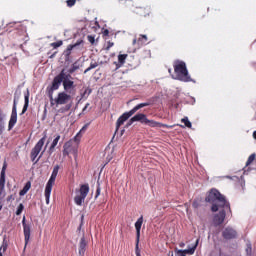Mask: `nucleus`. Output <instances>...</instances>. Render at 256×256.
Returning <instances> with one entry per match:
<instances>
[{
	"label": "nucleus",
	"mask_w": 256,
	"mask_h": 256,
	"mask_svg": "<svg viewBox=\"0 0 256 256\" xmlns=\"http://www.w3.org/2000/svg\"><path fill=\"white\" fill-rule=\"evenodd\" d=\"M205 201L206 203H211V211L213 213H217L219 209H228L229 213H231V204H229L227 199H225V196H223L217 189H212Z\"/></svg>",
	"instance_id": "f257e3e1"
},
{
	"label": "nucleus",
	"mask_w": 256,
	"mask_h": 256,
	"mask_svg": "<svg viewBox=\"0 0 256 256\" xmlns=\"http://www.w3.org/2000/svg\"><path fill=\"white\" fill-rule=\"evenodd\" d=\"M49 97L51 105H65L59 109V113H67V111H71L73 104L69 103V101L73 98L71 97V94H68V92H59L55 99H53V94H50Z\"/></svg>",
	"instance_id": "f03ea898"
},
{
	"label": "nucleus",
	"mask_w": 256,
	"mask_h": 256,
	"mask_svg": "<svg viewBox=\"0 0 256 256\" xmlns=\"http://www.w3.org/2000/svg\"><path fill=\"white\" fill-rule=\"evenodd\" d=\"M175 77L177 81H182L183 83H191L193 79L189 75V70H187V64L184 61L176 60L173 64Z\"/></svg>",
	"instance_id": "7ed1b4c3"
},
{
	"label": "nucleus",
	"mask_w": 256,
	"mask_h": 256,
	"mask_svg": "<svg viewBox=\"0 0 256 256\" xmlns=\"http://www.w3.org/2000/svg\"><path fill=\"white\" fill-rule=\"evenodd\" d=\"M139 122L142 125H148V127H152V128H161L164 127L166 129H171L173 126H169L167 124H163L161 122H157L155 120H150L147 118V115H145L144 113H138L136 115H134L128 122V125H133V123L135 122Z\"/></svg>",
	"instance_id": "20e7f679"
},
{
	"label": "nucleus",
	"mask_w": 256,
	"mask_h": 256,
	"mask_svg": "<svg viewBox=\"0 0 256 256\" xmlns=\"http://www.w3.org/2000/svg\"><path fill=\"white\" fill-rule=\"evenodd\" d=\"M149 105H151V103L149 102L140 103L129 112L123 113L116 122V132L119 131V127H121V125H123V123H125V121L129 119V117H133V115H135L139 111V109H143V107H149Z\"/></svg>",
	"instance_id": "39448f33"
},
{
	"label": "nucleus",
	"mask_w": 256,
	"mask_h": 256,
	"mask_svg": "<svg viewBox=\"0 0 256 256\" xmlns=\"http://www.w3.org/2000/svg\"><path fill=\"white\" fill-rule=\"evenodd\" d=\"M45 139H47V135H44L37 143L36 145L32 148L30 152V159L34 165H37L39 163V160L41 157H43V153L45 151L41 152L43 149V145H45ZM41 153V154H40ZM40 154V155H39Z\"/></svg>",
	"instance_id": "423d86ee"
},
{
	"label": "nucleus",
	"mask_w": 256,
	"mask_h": 256,
	"mask_svg": "<svg viewBox=\"0 0 256 256\" xmlns=\"http://www.w3.org/2000/svg\"><path fill=\"white\" fill-rule=\"evenodd\" d=\"M76 193L78 194L74 197V203H76L78 207H81L85 202L87 195H89V184L80 185V189L76 190Z\"/></svg>",
	"instance_id": "0eeeda50"
},
{
	"label": "nucleus",
	"mask_w": 256,
	"mask_h": 256,
	"mask_svg": "<svg viewBox=\"0 0 256 256\" xmlns=\"http://www.w3.org/2000/svg\"><path fill=\"white\" fill-rule=\"evenodd\" d=\"M62 153L63 157H69L70 155L77 157L78 148L75 142L73 140L65 142Z\"/></svg>",
	"instance_id": "6e6552de"
},
{
	"label": "nucleus",
	"mask_w": 256,
	"mask_h": 256,
	"mask_svg": "<svg viewBox=\"0 0 256 256\" xmlns=\"http://www.w3.org/2000/svg\"><path fill=\"white\" fill-rule=\"evenodd\" d=\"M143 226V215L140 216L135 222L136 229V245H135V253L136 256H141V249H139V241L141 239V227Z\"/></svg>",
	"instance_id": "1a4fd4ad"
},
{
	"label": "nucleus",
	"mask_w": 256,
	"mask_h": 256,
	"mask_svg": "<svg viewBox=\"0 0 256 256\" xmlns=\"http://www.w3.org/2000/svg\"><path fill=\"white\" fill-rule=\"evenodd\" d=\"M15 125H17V96H14L12 112H11L10 120L8 122V131H11V129H13Z\"/></svg>",
	"instance_id": "9d476101"
},
{
	"label": "nucleus",
	"mask_w": 256,
	"mask_h": 256,
	"mask_svg": "<svg viewBox=\"0 0 256 256\" xmlns=\"http://www.w3.org/2000/svg\"><path fill=\"white\" fill-rule=\"evenodd\" d=\"M22 226H23V233H24V241H25L24 250H25L27 249V245H29V240L31 239V225L25 222V216L22 219Z\"/></svg>",
	"instance_id": "9b49d317"
},
{
	"label": "nucleus",
	"mask_w": 256,
	"mask_h": 256,
	"mask_svg": "<svg viewBox=\"0 0 256 256\" xmlns=\"http://www.w3.org/2000/svg\"><path fill=\"white\" fill-rule=\"evenodd\" d=\"M61 83H63V74H58L52 81V85L49 91V96L53 95V91H57V89L61 87Z\"/></svg>",
	"instance_id": "f8f14e48"
},
{
	"label": "nucleus",
	"mask_w": 256,
	"mask_h": 256,
	"mask_svg": "<svg viewBox=\"0 0 256 256\" xmlns=\"http://www.w3.org/2000/svg\"><path fill=\"white\" fill-rule=\"evenodd\" d=\"M222 237L223 239H226L227 241L231 239H236L237 238V231L233 229L232 227H226L222 231Z\"/></svg>",
	"instance_id": "ddd939ff"
},
{
	"label": "nucleus",
	"mask_w": 256,
	"mask_h": 256,
	"mask_svg": "<svg viewBox=\"0 0 256 256\" xmlns=\"http://www.w3.org/2000/svg\"><path fill=\"white\" fill-rule=\"evenodd\" d=\"M64 92L69 93L71 95H75V82L73 80H64L62 81Z\"/></svg>",
	"instance_id": "4468645a"
},
{
	"label": "nucleus",
	"mask_w": 256,
	"mask_h": 256,
	"mask_svg": "<svg viewBox=\"0 0 256 256\" xmlns=\"http://www.w3.org/2000/svg\"><path fill=\"white\" fill-rule=\"evenodd\" d=\"M147 41H149L147 35L140 34L138 38L133 39L132 44L137 47V49H140V47L147 44Z\"/></svg>",
	"instance_id": "2eb2a0df"
},
{
	"label": "nucleus",
	"mask_w": 256,
	"mask_h": 256,
	"mask_svg": "<svg viewBox=\"0 0 256 256\" xmlns=\"http://www.w3.org/2000/svg\"><path fill=\"white\" fill-rule=\"evenodd\" d=\"M53 185H55V182L48 180L46 187H45V199H46V205H49V199L51 197V192L53 191Z\"/></svg>",
	"instance_id": "dca6fc26"
},
{
	"label": "nucleus",
	"mask_w": 256,
	"mask_h": 256,
	"mask_svg": "<svg viewBox=\"0 0 256 256\" xmlns=\"http://www.w3.org/2000/svg\"><path fill=\"white\" fill-rule=\"evenodd\" d=\"M225 217H227V212H225V210H221L218 214L214 216V223L216 225H223Z\"/></svg>",
	"instance_id": "f3484780"
},
{
	"label": "nucleus",
	"mask_w": 256,
	"mask_h": 256,
	"mask_svg": "<svg viewBox=\"0 0 256 256\" xmlns=\"http://www.w3.org/2000/svg\"><path fill=\"white\" fill-rule=\"evenodd\" d=\"M83 43V40H78L75 44H70L67 46L66 50L64 51V57L69 59L71 57V51L75 49V47H79Z\"/></svg>",
	"instance_id": "a211bd4d"
},
{
	"label": "nucleus",
	"mask_w": 256,
	"mask_h": 256,
	"mask_svg": "<svg viewBox=\"0 0 256 256\" xmlns=\"http://www.w3.org/2000/svg\"><path fill=\"white\" fill-rule=\"evenodd\" d=\"M135 13L140 17H147L151 14V7H136Z\"/></svg>",
	"instance_id": "6ab92c4d"
},
{
	"label": "nucleus",
	"mask_w": 256,
	"mask_h": 256,
	"mask_svg": "<svg viewBox=\"0 0 256 256\" xmlns=\"http://www.w3.org/2000/svg\"><path fill=\"white\" fill-rule=\"evenodd\" d=\"M86 249H87V241H85V236H83L80 239V243H79V250H78L79 255L84 256Z\"/></svg>",
	"instance_id": "aec40b11"
},
{
	"label": "nucleus",
	"mask_w": 256,
	"mask_h": 256,
	"mask_svg": "<svg viewBox=\"0 0 256 256\" xmlns=\"http://www.w3.org/2000/svg\"><path fill=\"white\" fill-rule=\"evenodd\" d=\"M27 109H29V90L24 94V106L21 115H25V113H27Z\"/></svg>",
	"instance_id": "412c9836"
},
{
	"label": "nucleus",
	"mask_w": 256,
	"mask_h": 256,
	"mask_svg": "<svg viewBox=\"0 0 256 256\" xmlns=\"http://www.w3.org/2000/svg\"><path fill=\"white\" fill-rule=\"evenodd\" d=\"M61 140V135H56V137L54 138V140L52 141L50 147H49V151L50 153H53L55 151V148L57 147V144L59 143V141Z\"/></svg>",
	"instance_id": "4be33fe9"
},
{
	"label": "nucleus",
	"mask_w": 256,
	"mask_h": 256,
	"mask_svg": "<svg viewBox=\"0 0 256 256\" xmlns=\"http://www.w3.org/2000/svg\"><path fill=\"white\" fill-rule=\"evenodd\" d=\"M5 113H3V110H0V136L3 135V131L5 130Z\"/></svg>",
	"instance_id": "5701e85b"
},
{
	"label": "nucleus",
	"mask_w": 256,
	"mask_h": 256,
	"mask_svg": "<svg viewBox=\"0 0 256 256\" xmlns=\"http://www.w3.org/2000/svg\"><path fill=\"white\" fill-rule=\"evenodd\" d=\"M198 245H199V238L196 240V242L192 248L185 249L182 251H184L185 255H193L195 253V250L197 249Z\"/></svg>",
	"instance_id": "b1692460"
},
{
	"label": "nucleus",
	"mask_w": 256,
	"mask_h": 256,
	"mask_svg": "<svg viewBox=\"0 0 256 256\" xmlns=\"http://www.w3.org/2000/svg\"><path fill=\"white\" fill-rule=\"evenodd\" d=\"M59 165L54 166L52 174L49 178V181H53L55 183V180L57 179V175H59Z\"/></svg>",
	"instance_id": "393cba45"
},
{
	"label": "nucleus",
	"mask_w": 256,
	"mask_h": 256,
	"mask_svg": "<svg viewBox=\"0 0 256 256\" xmlns=\"http://www.w3.org/2000/svg\"><path fill=\"white\" fill-rule=\"evenodd\" d=\"M80 68H81V65H79V61H75L71 65L70 69L68 70V73L73 74V73H75V71H78V69H80Z\"/></svg>",
	"instance_id": "a878e982"
},
{
	"label": "nucleus",
	"mask_w": 256,
	"mask_h": 256,
	"mask_svg": "<svg viewBox=\"0 0 256 256\" xmlns=\"http://www.w3.org/2000/svg\"><path fill=\"white\" fill-rule=\"evenodd\" d=\"M31 189V182H27L23 189L19 192L20 197H23L24 195H27V192Z\"/></svg>",
	"instance_id": "bb28decb"
},
{
	"label": "nucleus",
	"mask_w": 256,
	"mask_h": 256,
	"mask_svg": "<svg viewBox=\"0 0 256 256\" xmlns=\"http://www.w3.org/2000/svg\"><path fill=\"white\" fill-rule=\"evenodd\" d=\"M5 198V180H0V199Z\"/></svg>",
	"instance_id": "cd10ccee"
},
{
	"label": "nucleus",
	"mask_w": 256,
	"mask_h": 256,
	"mask_svg": "<svg viewBox=\"0 0 256 256\" xmlns=\"http://www.w3.org/2000/svg\"><path fill=\"white\" fill-rule=\"evenodd\" d=\"M59 75H62V77H63V80H62V81H71V79H73V77L71 76V73H68V74L65 73V69H63V70L59 73Z\"/></svg>",
	"instance_id": "c85d7f7f"
},
{
	"label": "nucleus",
	"mask_w": 256,
	"mask_h": 256,
	"mask_svg": "<svg viewBox=\"0 0 256 256\" xmlns=\"http://www.w3.org/2000/svg\"><path fill=\"white\" fill-rule=\"evenodd\" d=\"M127 57H129L127 54H119L118 55V63L120 65H125V61L127 60Z\"/></svg>",
	"instance_id": "c756f323"
},
{
	"label": "nucleus",
	"mask_w": 256,
	"mask_h": 256,
	"mask_svg": "<svg viewBox=\"0 0 256 256\" xmlns=\"http://www.w3.org/2000/svg\"><path fill=\"white\" fill-rule=\"evenodd\" d=\"M97 67H99V63L91 62L90 66L84 71V73H89V71H91V69H97Z\"/></svg>",
	"instance_id": "7c9ffc66"
},
{
	"label": "nucleus",
	"mask_w": 256,
	"mask_h": 256,
	"mask_svg": "<svg viewBox=\"0 0 256 256\" xmlns=\"http://www.w3.org/2000/svg\"><path fill=\"white\" fill-rule=\"evenodd\" d=\"M181 122L184 123L185 127H188V129H191V127H193V125L191 124V121H189L188 117L182 118Z\"/></svg>",
	"instance_id": "2f4dec72"
},
{
	"label": "nucleus",
	"mask_w": 256,
	"mask_h": 256,
	"mask_svg": "<svg viewBox=\"0 0 256 256\" xmlns=\"http://www.w3.org/2000/svg\"><path fill=\"white\" fill-rule=\"evenodd\" d=\"M170 253H171V256H174L173 252H170ZM174 253H175V256H187V254H185L183 250H179L178 248L174 249Z\"/></svg>",
	"instance_id": "473e14b6"
},
{
	"label": "nucleus",
	"mask_w": 256,
	"mask_h": 256,
	"mask_svg": "<svg viewBox=\"0 0 256 256\" xmlns=\"http://www.w3.org/2000/svg\"><path fill=\"white\" fill-rule=\"evenodd\" d=\"M7 169V164L4 163L2 170H1V174H0V181H5V171Z\"/></svg>",
	"instance_id": "72a5a7b5"
},
{
	"label": "nucleus",
	"mask_w": 256,
	"mask_h": 256,
	"mask_svg": "<svg viewBox=\"0 0 256 256\" xmlns=\"http://www.w3.org/2000/svg\"><path fill=\"white\" fill-rule=\"evenodd\" d=\"M63 45V40H59L57 42H53L50 44L53 49H58V47H61Z\"/></svg>",
	"instance_id": "f704fd0d"
},
{
	"label": "nucleus",
	"mask_w": 256,
	"mask_h": 256,
	"mask_svg": "<svg viewBox=\"0 0 256 256\" xmlns=\"http://www.w3.org/2000/svg\"><path fill=\"white\" fill-rule=\"evenodd\" d=\"M93 90H91L90 88H86L85 91L83 92V94L81 95L82 99H87L90 95V93H92Z\"/></svg>",
	"instance_id": "c9c22d12"
},
{
	"label": "nucleus",
	"mask_w": 256,
	"mask_h": 256,
	"mask_svg": "<svg viewBox=\"0 0 256 256\" xmlns=\"http://www.w3.org/2000/svg\"><path fill=\"white\" fill-rule=\"evenodd\" d=\"M255 154H251L249 157H248V159H247V161H246V167H249V165H251V163H253V161H255Z\"/></svg>",
	"instance_id": "e433bc0d"
},
{
	"label": "nucleus",
	"mask_w": 256,
	"mask_h": 256,
	"mask_svg": "<svg viewBox=\"0 0 256 256\" xmlns=\"http://www.w3.org/2000/svg\"><path fill=\"white\" fill-rule=\"evenodd\" d=\"M25 209V206L23 204H19L16 210V215H21Z\"/></svg>",
	"instance_id": "4c0bfd02"
},
{
	"label": "nucleus",
	"mask_w": 256,
	"mask_h": 256,
	"mask_svg": "<svg viewBox=\"0 0 256 256\" xmlns=\"http://www.w3.org/2000/svg\"><path fill=\"white\" fill-rule=\"evenodd\" d=\"M7 251V244H2L0 247V256H3V254Z\"/></svg>",
	"instance_id": "58836bf2"
},
{
	"label": "nucleus",
	"mask_w": 256,
	"mask_h": 256,
	"mask_svg": "<svg viewBox=\"0 0 256 256\" xmlns=\"http://www.w3.org/2000/svg\"><path fill=\"white\" fill-rule=\"evenodd\" d=\"M75 3H77V0H67L66 1L67 7H74Z\"/></svg>",
	"instance_id": "ea45409f"
},
{
	"label": "nucleus",
	"mask_w": 256,
	"mask_h": 256,
	"mask_svg": "<svg viewBox=\"0 0 256 256\" xmlns=\"http://www.w3.org/2000/svg\"><path fill=\"white\" fill-rule=\"evenodd\" d=\"M87 40L89 41V43L93 45L95 43V36L88 35Z\"/></svg>",
	"instance_id": "a19ab883"
},
{
	"label": "nucleus",
	"mask_w": 256,
	"mask_h": 256,
	"mask_svg": "<svg viewBox=\"0 0 256 256\" xmlns=\"http://www.w3.org/2000/svg\"><path fill=\"white\" fill-rule=\"evenodd\" d=\"M99 195H101V186L98 184L97 189H96L95 199H97L99 197Z\"/></svg>",
	"instance_id": "79ce46f5"
},
{
	"label": "nucleus",
	"mask_w": 256,
	"mask_h": 256,
	"mask_svg": "<svg viewBox=\"0 0 256 256\" xmlns=\"http://www.w3.org/2000/svg\"><path fill=\"white\" fill-rule=\"evenodd\" d=\"M113 45H115V43L111 42V41H108L107 42V46H106V51H109L111 49V47H113Z\"/></svg>",
	"instance_id": "37998d69"
},
{
	"label": "nucleus",
	"mask_w": 256,
	"mask_h": 256,
	"mask_svg": "<svg viewBox=\"0 0 256 256\" xmlns=\"http://www.w3.org/2000/svg\"><path fill=\"white\" fill-rule=\"evenodd\" d=\"M192 207L194 209H198L199 208V202H197V200H194L193 203H192Z\"/></svg>",
	"instance_id": "c03bdc74"
},
{
	"label": "nucleus",
	"mask_w": 256,
	"mask_h": 256,
	"mask_svg": "<svg viewBox=\"0 0 256 256\" xmlns=\"http://www.w3.org/2000/svg\"><path fill=\"white\" fill-rule=\"evenodd\" d=\"M252 247L251 244H247L246 252L248 255H251Z\"/></svg>",
	"instance_id": "a18cd8bd"
},
{
	"label": "nucleus",
	"mask_w": 256,
	"mask_h": 256,
	"mask_svg": "<svg viewBox=\"0 0 256 256\" xmlns=\"http://www.w3.org/2000/svg\"><path fill=\"white\" fill-rule=\"evenodd\" d=\"M102 34L104 37H109V30L105 29Z\"/></svg>",
	"instance_id": "49530a36"
},
{
	"label": "nucleus",
	"mask_w": 256,
	"mask_h": 256,
	"mask_svg": "<svg viewBox=\"0 0 256 256\" xmlns=\"http://www.w3.org/2000/svg\"><path fill=\"white\" fill-rule=\"evenodd\" d=\"M74 143H79V134H77L75 137H74V140H72Z\"/></svg>",
	"instance_id": "de8ad7c7"
},
{
	"label": "nucleus",
	"mask_w": 256,
	"mask_h": 256,
	"mask_svg": "<svg viewBox=\"0 0 256 256\" xmlns=\"http://www.w3.org/2000/svg\"><path fill=\"white\" fill-rule=\"evenodd\" d=\"M88 107H89V103H87V104L85 105V107H84L83 110H82V113H85V110H86Z\"/></svg>",
	"instance_id": "09e8293b"
},
{
	"label": "nucleus",
	"mask_w": 256,
	"mask_h": 256,
	"mask_svg": "<svg viewBox=\"0 0 256 256\" xmlns=\"http://www.w3.org/2000/svg\"><path fill=\"white\" fill-rule=\"evenodd\" d=\"M11 199H13V195L7 197V201H11Z\"/></svg>",
	"instance_id": "8fccbe9b"
},
{
	"label": "nucleus",
	"mask_w": 256,
	"mask_h": 256,
	"mask_svg": "<svg viewBox=\"0 0 256 256\" xmlns=\"http://www.w3.org/2000/svg\"><path fill=\"white\" fill-rule=\"evenodd\" d=\"M253 138L256 139V130L253 132Z\"/></svg>",
	"instance_id": "3c124183"
},
{
	"label": "nucleus",
	"mask_w": 256,
	"mask_h": 256,
	"mask_svg": "<svg viewBox=\"0 0 256 256\" xmlns=\"http://www.w3.org/2000/svg\"><path fill=\"white\" fill-rule=\"evenodd\" d=\"M180 247H185V243H180Z\"/></svg>",
	"instance_id": "603ef678"
},
{
	"label": "nucleus",
	"mask_w": 256,
	"mask_h": 256,
	"mask_svg": "<svg viewBox=\"0 0 256 256\" xmlns=\"http://www.w3.org/2000/svg\"><path fill=\"white\" fill-rule=\"evenodd\" d=\"M83 223L80 224L79 228H78V231H81V227H82Z\"/></svg>",
	"instance_id": "864d4df0"
},
{
	"label": "nucleus",
	"mask_w": 256,
	"mask_h": 256,
	"mask_svg": "<svg viewBox=\"0 0 256 256\" xmlns=\"http://www.w3.org/2000/svg\"><path fill=\"white\" fill-rule=\"evenodd\" d=\"M83 219H85V216H84V215L81 216V221H83Z\"/></svg>",
	"instance_id": "5fc2aeb1"
},
{
	"label": "nucleus",
	"mask_w": 256,
	"mask_h": 256,
	"mask_svg": "<svg viewBox=\"0 0 256 256\" xmlns=\"http://www.w3.org/2000/svg\"><path fill=\"white\" fill-rule=\"evenodd\" d=\"M168 73H172V70H171V69H168Z\"/></svg>",
	"instance_id": "6e6d98bb"
},
{
	"label": "nucleus",
	"mask_w": 256,
	"mask_h": 256,
	"mask_svg": "<svg viewBox=\"0 0 256 256\" xmlns=\"http://www.w3.org/2000/svg\"><path fill=\"white\" fill-rule=\"evenodd\" d=\"M1 209H3V205H0V211H1Z\"/></svg>",
	"instance_id": "4d7b16f0"
},
{
	"label": "nucleus",
	"mask_w": 256,
	"mask_h": 256,
	"mask_svg": "<svg viewBox=\"0 0 256 256\" xmlns=\"http://www.w3.org/2000/svg\"><path fill=\"white\" fill-rule=\"evenodd\" d=\"M49 145V142H46V147Z\"/></svg>",
	"instance_id": "13d9d810"
},
{
	"label": "nucleus",
	"mask_w": 256,
	"mask_h": 256,
	"mask_svg": "<svg viewBox=\"0 0 256 256\" xmlns=\"http://www.w3.org/2000/svg\"><path fill=\"white\" fill-rule=\"evenodd\" d=\"M55 56V54L54 55H52V56H50V58H53Z\"/></svg>",
	"instance_id": "bf43d9fd"
}]
</instances>
